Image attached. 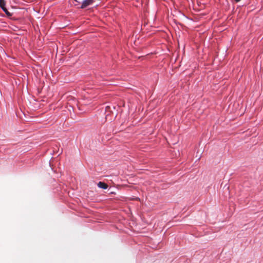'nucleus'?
I'll use <instances>...</instances> for the list:
<instances>
[{
    "mask_svg": "<svg viewBox=\"0 0 263 263\" xmlns=\"http://www.w3.org/2000/svg\"><path fill=\"white\" fill-rule=\"evenodd\" d=\"M95 2V0H83L81 2V9H85L88 6L92 5Z\"/></svg>",
    "mask_w": 263,
    "mask_h": 263,
    "instance_id": "f257e3e1",
    "label": "nucleus"
},
{
    "mask_svg": "<svg viewBox=\"0 0 263 263\" xmlns=\"http://www.w3.org/2000/svg\"><path fill=\"white\" fill-rule=\"evenodd\" d=\"M98 186L101 189H106L108 187V185L103 182L100 181L98 183Z\"/></svg>",
    "mask_w": 263,
    "mask_h": 263,
    "instance_id": "f03ea898",
    "label": "nucleus"
},
{
    "mask_svg": "<svg viewBox=\"0 0 263 263\" xmlns=\"http://www.w3.org/2000/svg\"><path fill=\"white\" fill-rule=\"evenodd\" d=\"M4 12H5V13H6V14L10 17V16H11L12 14L11 13H10L8 10L7 9H6L5 10H4Z\"/></svg>",
    "mask_w": 263,
    "mask_h": 263,
    "instance_id": "7ed1b4c3",
    "label": "nucleus"
},
{
    "mask_svg": "<svg viewBox=\"0 0 263 263\" xmlns=\"http://www.w3.org/2000/svg\"><path fill=\"white\" fill-rule=\"evenodd\" d=\"M6 5V2L5 0H0V6Z\"/></svg>",
    "mask_w": 263,
    "mask_h": 263,
    "instance_id": "20e7f679",
    "label": "nucleus"
},
{
    "mask_svg": "<svg viewBox=\"0 0 263 263\" xmlns=\"http://www.w3.org/2000/svg\"><path fill=\"white\" fill-rule=\"evenodd\" d=\"M0 7L2 8V9L4 11V10H5L6 8V5H4V6H0Z\"/></svg>",
    "mask_w": 263,
    "mask_h": 263,
    "instance_id": "39448f33",
    "label": "nucleus"
},
{
    "mask_svg": "<svg viewBox=\"0 0 263 263\" xmlns=\"http://www.w3.org/2000/svg\"><path fill=\"white\" fill-rule=\"evenodd\" d=\"M0 7L2 8V9L4 11V10H5L6 8V5H4V6H0Z\"/></svg>",
    "mask_w": 263,
    "mask_h": 263,
    "instance_id": "423d86ee",
    "label": "nucleus"
},
{
    "mask_svg": "<svg viewBox=\"0 0 263 263\" xmlns=\"http://www.w3.org/2000/svg\"><path fill=\"white\" fill-rule=\"evenodd\" d=\"M77 4H80L81 2L79 0H74Z\"/></svg>",
    "mask_w": 263,
    "mask_h": 263,
    "instance_id": "0eeeda50",
    "label": "nucleus"
},
{
    "mask_svg": "<svg viewBox=\"0 0 263 263\" xmlns=\"http://www.w3.org/2000/svg\"><path fill=\"white\" fill-rule=\"evenodd\" d=\"M236 3L240 2L241 0H234Z\"/></svg>",
    "mask_w": 263,
    "mask_h": 263,
    "instance_id": "6e6552de",
    "label": "nucleus"
}]
</instances>
